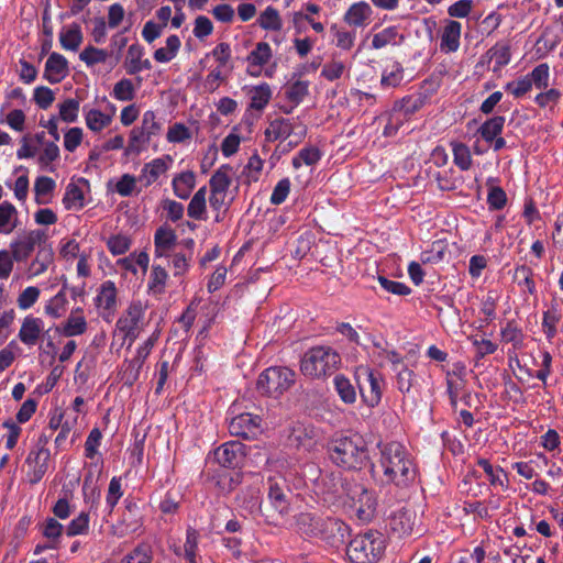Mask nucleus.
<instances>
[{
  "mask_svg": "<svg viewBox=\"0 0 563 563\" xmlns=\"http://www.w3.org/2000/svg\"><path fill=\"white\" fill-rule=\"evenodd\" d=\"M247 95L250 97V109L263 111L272 99V89L268 84L263 82L251 87Z\"/></svg>",
  "mask_w": 563,
  "mask_h": 563,
  "instance_id": "obj_37",
  "label": "nucleus"
},
{
  "mask_svg": "<svg viewBox=\"0 0 563 563\" xmlns=\"http://www.w3.org/2000/svg\"><path fill=\"white\" fill-rule=\"evenodd\" d=\"M90 527V512L80 511L74 519L66 526L65 532L67 537L86 536Z\"/></svg>",
  "mask_w": 563,
  "mask_h": 563,
  "instance_id": "obj_42",
  "label": "nucleus"
},
{
  "mask_svg": "<svg viewBox=\"0 0 563 563\" xmlns=\"http://www.w3.org/2000/svg\"><path fill=\"white\" fill-rule=\"evenodd\" d=\"M112 97L119 101H131L135 97V88L130 79L123 78L114 84Z\"/></svg>",
  "mask_w": 563,
  "mask_h": 563,
  "instance_id": "obj_63",
  "label": "nucleus"
},
{
  "mask_svg": "<svg viewBox=\"0 0 563 563\" xmlns=\"http://www.w3.org/2000/svg\"><path fill=\"white\" fill-rule=\"evenodd\" d=\"M56 187L53 178L47 176H40L34 183L35 200L38 205L48 202V197L52 195Z\"/></svg>",
  "mask_w": 563,
  "mask_h": 563,
  "instance_id": "obj_45",
  "label": "nucleus"
},
{
  "mask_svg": "<svg viewBox=\"0 0 563 563\" xmlns=\"http://www.w3.org/2000/svg\"><path fill=\"white\" fill-rule=\"evenodd\" d=\"M505 125V117L495 115L486 120L477 130L482 139L486 143L493 142L496 136L500 135Z\"/></svg>",
  "mask_w": 563,
  "mask_h": 563,
  "instance_id": "obj_40",
  "label": "nucleus"
},
{
  "mask_svg": "<svg viewBox=\"0 0 563 563\" xmlns=\"http://www.w3.org/2000/svg\"><path fill=\"white\" fill-rule=\"evenodd\" d=\"M329 453L333 463L347 470L360 468L368 457L366 443L358 434L332 439Z\"/></svg>",
  "mask_w": 563,
  "mask_h": 563,
  "instance_id": "obj_4",
  "label": "nucleus"
},
{
  "mask_svg": "<svg viewBox=\"0 0 563 563\" xmlns=\"http://www.w3.org/2000/svg\"><path fill=\"white\" fill-rule=\"evenodd\" d=\"M262 419L257 415L243 412L233 417L229 423V432L234 437L253 439L261 432Z\"/></svg>",
  "mask_w": 563,
  "mask_h": 563,
  "instance_id": "obj_13",
  "label": "nucleus"
},
{
  "mask_svg": "<svg viewBox=\"0 0 563 563\" xmlns=\"http://www.w3.org/2000/svg\"><path fill=\"white\" fill-rule=\"evenodd\" d=\"M382 472L380 481L406 488L416 479L417 468L407 449L391 441L379 446V460L376 466Z\"/></svg>",
  "mask_w": 563,
  "mask_h": 563,
  "instance_id": "obj_1",
  "label": "nucleus"
},
{
  "mask_svg": "<svg viewBox=\"0 0 563 563\" xmlns=\"http://www.w3.org/2000/svg\"><path fill=\"white\" fill-rule=\"evenodd\" d=\"M144 313L145 307L143 303L140 300L132 301L125 312L117 320L114 335L121 336L122 345L128 342L130 347L137 339Z\"/></svg>",
  "mask_w": 563,
  "mask_h": 563,
  "instance_id": "obj_8",
  "label": "nucleus"
},
{
  "mask_svg": "<svg viewBox=\"0 0 563 563\" xmlns=\"http://www.w3.org/2000/svg\"><path fill=\"white\" fill-rule=\"evenodd\" d=\"M296 382V373L287 366H271L263 371L256 382L257 390L265 396L278 398Z\"/></svg>",
  "mask_w": 563,
  "mask_h": 563,
  "instance_id": "obj_6",
  "label": "nucleus"
},
{
  "mask_svg": "<svg viewBox=\"0 0 563 563\" xmlns=\"http://www.w3.org/2000/svg\"><path fill=\"white\" fill-rule=\"evenodd\" d=\"M340 364L341 356L333 347L316 345L303 353L299 369L308 378L321 379L332 375Z\"/></svg>",
  "mask_w": 563,
  "mask_h": 563,
  "instance_id": "obj_3",
  "label": "nucleus"
},
{
  "mask_svg": "<svg viewBox=\"0 0 563 563\" xmlns=\"http://www.w3.org/2000/svg\"><path fill=\"white\" fill-rule=\"evenodd\" d=\"M122 533L129 534L136 532L142 526V517L137 506L130 503L125 506L121 519Z\"/></svg>",
  "mask_w": 563,
  "mask_h": 563,
  "instance_id": "obj_38",
  "label": "nucleus"
},
{
  "mask_svg": "<svg viewBox=\"0 0 563 563\" xmlns=\"http://www.w3.org/2000/svg\"><path fill=\"white\" fill-rule=\"evenodd\" d=\"M264 167V161L260 157L257 153H254L247 161L246 165L243 168V176L246 178L247 183H255L260 179Z\"/></svg>",
  "mask_w": 563,
  "mask_h": 563,
  "instance_id": "obj_59",
  "label": "nucleus"
},
{
  "mask_svg": "<svg viewBox=\"0 0 563 563\" xmlns=\"http://www.w3.org/2000/svg\"><path fill=\"white\" fill-rule=\"evenodd\" d=\"M63 205L67 210L76 209L79 210L85 205V197L82 189L76 184H68L63 198Z\"/></svg>",
  "mask_w": 563,
  "mask_h": 563,
  "instance_id": "obj_47",
  "label": "nucleus"
},
{
  "mask_svg": "<svg viewBox=\"0 0 563 563\" xmlns=\"http://www.w3.org/2000/svg\"><path fill=\"white\" fill-rule=\"evenodd\" d=\"M319 441L318 430L311 424L297 423L294 426L289 435L290 445L302 450L303 452H311L316 449Z\"/></svg>",
  "mask_w": 563,
  "mask_h": 563,
  "instance_id": "obj_15",
  "label": "nucleus"
},
{
  "mask_svg": "<svg viewBox=\"0 0 563 563\" xmlns=\"http://www.w3.org/2000/svg\"><path fill=\"white\" fill-rule=\"evenodd\" d=\"M173 162V157L166 154L161 157H156L148 163H145L141 169L140 175L137 176L139 181L145 188L152 186L162 175L169 170Z\"/></svg>",
  "mask_w": 563,
  "mask_h": 563,
  "instance_id": "obj_14",
  "label": "nucleus"
},
{
  "mask_svg": "<svg viewBox=\"0 0 563 563\" xmlns=\"http://www.w3.org/2000/svg\"><path fill=\"white\" fill-rule=\"evenodd\" d=\"M527 77L531 86L534 85L538 89H545L549 86L550 67L547 63L539 64Z\"/></svg>",
  "mask_w": 563,
  "mask_h": 563,
  "instance_id": "obj_57",
  "label": "nucleus"
},
{
  "mask_svg": "<svg viewBox=\"0 0 563 563\" xmlns=\"http://www.w3.org/2000/svg\"><path fill=\"white\" fill-rule=\"evenodd\" d=\"M121 563H153V550L150 544L141 543L128 553Z\"/></svg>",
  "mask_w": 563,
  "mask_h": 563,
  "instance_id": "obj_52",
  "label": "nucleus"
},
{
  "mask_svg": "<svg viewBox=\"0 0 563 563\" xmlns=\"http://www.w3.org/2000/svg\"><path fill=\"white\" fill-rule=\"evenodd\" d=\"M20 225L19 211L9 201L0 203V233L10 234Z\"/></svg>",
  "mask_w": 563,
  "mask_h": 563,
  "instance_id": "obj_28",
  "label": "nucleus"
},
{
  "mask_svg": "<svg viewBox=\"0 0 563 563\" xmlns=\"http://www.w3.org/2000/svg\"><path fill=\"white\" fill-rule=\"evenodd\" d=\"M84 117L87 128L93 133H100L112 123V114L102 112L99 109H87V107H84Z\"/></svg>",
  "mask_w": 563,
  "mask_h": 563,
  "instance_id": "obj_30",
  "label": "nucleus"
},
{
  "mask_svg": "<svg viewBox=\"0 0 563 563\" xmlns=\"http://www.w3.org/2000/svg\"><path fill=\"white\" fill-rule=\"evenodd\" d=\"M462 24L455 20H446L441 32L440 49L443 53H454L460 47Z\"/></svg>",
  "mask_w": 563,
  "mask_h": 563,
  "instance_id": "obj_22",
  "label": "nucleus"
},
{
  "mask_svg": "<svg viewBox=\"0 0 563 563\" xmlns=\"http://www.w3.org/2000/svg\"><path fill=\"white\" fill-rule=\"evenodd\" d=\"M385 539L378 531H367L355 536L346 548L352 563H377L385 552Z\"/></svg>",
  "mask_w": 563,
  "mask_h": 563,
  "instance_id": "obj_5",
  "label": "nucleus"
},
{
  "mask_svg": "<svg viewBox=\"0 0 563 563\" xmlns=\"http://www.w3.org/2000/svg\"><path fill=\"white\" fill-rule=\"evenodd\" d=\"M80 102L77 99L68 98L58 104L59 119L67 123H74L78 119Z\"/></svg>",
  "mask_w": 563,
  "mask_h": 563,
  "instance_id": "obj_56",
  "label": "nucleus"
},
{
  "mask_svg": "<svg viewBox=\"0 0 563 563\" xmlns=\"http://www.w3.org/2000/svg\"><path fill=\"white\" fill-rule=\"evenodd\" d=\"M356 378L363 401L371 408L376 407L380 402L385 386L383 376L367 366H360Z\"/></svg>",
  "mask_w": 563,
  "mask_h": 563,
  "instance_id": "obj_9",
  "label": "nucleus"
},
{
  "mask_svg": "<svg viewBox=\"0 0 563 563\" xmlns=\"http://www.w3.org/2000/svg\"><path fill=\"white\" fill-rule=\"evenodd\" d=\"M300 529L308 534H320L323 540L333 547L344 543L349 527L341 520L328 518L321 522L314 521L309 515H301L298 519Z\"/></svg>",
  "mask_w": 563,
  "mask_h": 563,
  "instance_id": "obj_7",
  "label": "nucleus"
},
{
  "mask_svg": "<svg viewBox=\"0 0 563 563\" xmlns=\"http://www.w3.org/2000/svg\"><path fill=\"white\" fill-rule=\"evenodd\" d=\"M151 140L152 139L140 130V128L134 126L129 133L128 145L124 150L125 155L130 156L141 154L147 148Z\"/></svg>",
  "mask_w": 563,
  "mask_h": 563,
  "instance_id": "obj_39",
  "label": "nucleus"
},
{
  "mask_svg": "<svg viewBox=\"0 0 563 563\" xmlns=\"http://www.w3.org/2000/svg\"><path fill=\"white\" fill-rule=\"evenodd\" d=\"M267 484L268 499L272 507L280 517L287 516L290 511V490L286 485L285 478L282 476H269Z\"/></svg>",
  "mask_w": 563,
  "mask_h": 563,
  "instance_id": "obj_12",
  "label": "nucleus"
},
{
  "mask_svg": "<svg viewBox=\"0 0 563 563\" xmlns=\"http://www.w3.org/2000/svg\"><path fill=\"white\" fill-rule=\"evenodd\" d=\"M196 187V174L192 170H185L174 175L172 179V188L174 195L181 199L187 200Z\"/></svg>",
  "mask_w": 563,
  "mask_h": 563,
  "instance_id": "obj_26",
  "label": "nucleus"
},
{
  "mask_svg": "<svg viewBox=\"0 0 563 563\" xmlns=\"http://www.w3.org/2000/svg\"><path fill=\"white\" fill-rule=\"evenodd\" d=\"M272 48L268 43L260 42L255 48L249 54L247 60L253 66L262 67L272 58Z\"/></svg>",
  "mask_w": 563,
  "mask_h": 563,
  "instance_id": "obj_55",
  "label": "nucleus"
},
{
  "mask_svg": "<svg viewBox=\"0 0 563 563\" xmlns=\"http://www.w3.org/2000/svg\"><path fill=\"white\" fill-rule=\"evenodd\" d=\"M191 132L188 126H186L184 123L176 122L172 124L166 133V140L169 143L177 144V143H184L186 141H189L191 139Z\"/></svg>",
  "mask_w": 563,
  "mask_h": 563,
  "instance_id": "obj_64",
  "label": "nucleus"
},
{
  "mask_svg": "<svg viewBox=\"0 0 563 563\" xmlns=\"http://www.w3.org/2000/svg\"><path fill=\"white\" fill-rule=\"evenodd\" d=\"M214 459L221 466L234 468L244 459V445L238 441L223 443L214 451Z\"/></svg>",
  "mask_w": 563,
  "mask_h": 563,
  "instance_id": "obj_16",
  "label": "nucleus"
},
{
  "mask_svg": "<svg viewBox=\"0 0 563 563\" xmlns=\"http://www.w3.org/2000/svg\"><path fill=\"white\" fill-rule=\"evenodd\" d=\"M189 218L198 221H206L207 216V187H200L191 197L187 206Z\"/></svg>",
  "mask_w": 563,
  "mask_h": 563,
  "instance_id": "obj_29",
  "label": "nucleus"
},
{
  "mask_svg": "<svg viewBox=\"0 0 563 563\" xmlns=\"http://www.w3.org/2000/svg\"><path fill=\"white\" fill-rule=\"evenodd\" d=\"M87 329L88 322L84 309L77 307L70 311L67 319L56 330L59 334L71 338L82 335Z\"/></svg>",
  "mask_w": 563,
  "mask_h": 563,
  "instance_id": "obj_17",
  "label": "nucleus"
},
{
  "mask_svg": "<svg viewBox=\"0 0 563 563\" xmlns=\"http://www.w3.org/2000/svg\"><path fill=\"white\" fill-rule=\"evenodd\" d=\"M177 235L167 224L158 227L154 234V255L155 257H167L175 247Z\"/></svg>",
  "mask_w": 563,
  "mask_h": 563,
  "instance_id": "obj_20",
  "label": "nucleus"
},
{
  "mask_svg": "<svg viewBox=\"0 0 563 563\" xmlns=\"http://www.w3.org/2000/svg\"><path fill=\"white\" fill-rule=\"evenodd\" d=\"M43 331V320L41 318L27 316L22 321L18 336L23 344L27 346H33L37 343Z\"/></svg>",
  "mask_w": 563,
  "mask_h": 563,
  "instance_id": "obj_21",
  "label": "nucleus"
},
{
  "mask_svg": "<svg viewBox=\"0 0 563 563\" xmlns=\"http://www.w3.org/2000/svg\"><path fill=\"white\" fill-rule=\"evenodd\" d=\"M234 175L235 172L231 165H221L209 179L210 189L228 192Z\"/></svg>",
  "mask_w": 563,
  "mask_h": 563,
  "instance_id": "obj_31",
  "label": "nucleus"
},
{
  "mask_svg": "<svg viewBox=\"0 0 563 563\" xmlns=\"http://www.w3.org/2000/svg\"><path fill=\"white\" fill-rule=\"evenodd\" d=\"M117 287L112 280H106L101 284L95 298V305L103 318L113 314L117 307Z\"/></svg>",
  "mask_w": 563,
  "mask_h": 563,
  "instance_id": "obj_18",
  "label": "nucleus"
},
{
  "mask_svg": "<svg viewBox=\"0 0 563 563\" xmlns=\"http://www.w3.org/2000/svg\"><path fill=\"white\" fill-rule=\"evenodd\" d=\"M169 275L167 271L163 266L154 264L147 280V294L153 297L164 295Z\"/></svg>",
  "mask_w": 563,
  "mask_h": 563,
  "instance_id": "obj_27",
  "label": "nucleus"
},
{
  "mask_svg": "<svg viewBox=\"0 0 563 563\" xmlns=\"http://www.w3.org/2000/svg\"><path fill=\"white\" fill-rule=\"evenodd\" d=\"M148 263V254L146 252H140L139 254L132 253L126 257L118 260L117 265L120 268L136 275V266H140L143 269V273H145L147 271Z\"/></svg>",
  "mask_w": 563,
  "mask_h": 563,
  "instance_id": "obj_41",
  "label": "nucleus"
},
{
  "mask_svg": "<svg viewBox=\"0 0 563 563\" xmlns=\"http://www.w3.org/2000/svg\"><path fill=\"white\" fill-rule=\"evenodd\" d=\"M477 465L484 471L490 485L501 487L505 486L503 477H506V475L501 467L493 466L490 462L486 459H479L477 461Z\"/></svg>",
  "mask_w": 563,
  "mask_h": 563,
  "instance_id": "obj_62",
  "label": "nucleus"
},
{
  "mask_svg": "<svg viewBox=\"0 0 563 563\" xmlns=\"http://www.w3.org/2000/svg\"><path fill=\"white\" fill-rule=\"evenodd\" d=\"M71 499H73V490L63 486L59 497L52 507V511L58 519H67L71 514Z\"/></svg>",
  "mask_w": 563,
  "mask_h": 563,
  "instance_id": "obj_44",
  "label": "nucleus"
},
{
  "mask_svg": "<svg viewBox=\"0 0 563 563\" xmlns=\"http://www.w3.org/2000/svg\"><path fill=\"white\" fill-rule=\"evenodd\" d=\"M199 531L194 527H188L181 552L175 550V554L183 556L186 563H202V558L199 555Z\"/></svg>",
  "mask_w": 563,
  "mask_h": 563,
  "instance_id": "obj_23",
  "label": "nucleus"
},
{
  "mask_svg": "<svg viewBox=\"0 0 563 563\" xmlns=\"http://www.w3.org/2000/svg\"><path fill=\"white\" fill-rule=\"evenodd\" d=\"M137 128L152 139L161 133L162 123L157 120L154 111L147 110L143 113L141 124Z\"/></svg>",
  "mask_w": 563,
  "mask_h": 563,
  "instance_id": "obj_61",
  "label": "nucleus"
},
{
  "mask_svg": "<svg viewBox=\"0 0 563 563\" xmlns=\"http://www.w3.org/2000/svg\"><path fill=\"white\" fill-rule=\"evenodd\" d=\"M54 262V253L51 247H40L35 257L29 266L31 277H36L45 273Z\"/></svg>",
  "mask_w": 563,
  "mask_h": 563,
  "instance_id": "obj_36",
  "label": "nucleus"
},
{
  "mask_svg": "<svg viewBox=\"0 0 563 563\" xmlns=\"http://www.w3.org/2000/svg\"><path fill=\"white\" fill-rule=\"evenodd\" d=\"M330 32L335 40L336 47L340 49L350 51L354 46L356 38L355 32L349 31L342 26H339L338 24H333L330 27Z\"/></svg>",
  "mask_w": 563,
  "mask_h": 563,
  "instance_id": "obj_50",
  "label": "nucleus"
},
{
  "mask_svg": "<svg viewBox=\"0 0 563 563\" xmlns=\"http://www.w3.org/2000/svg\"><path fill=\"white\" fill-rule=\"evenodd\" d=\"M66 285L45 306V312L52 318H59L66 310Z\"/></svg>",
  "mask_w": 563,
  "mask_h": 563,
  "instance_id": "obj_54",
  "label": "nucleus"
},
{
  "mask_svg": "<svg viewBox=\"0 0 563 563\" xmlns=\"http://www.w3.org/2000/svg\"><path fill=\"white\" fill-rule=\"evenodd\" d=\"M398 38V30L396 26H388L376 33L372 40V46L375 49L383 48L387 45H396Z\"/></svg>",
  "mask_w": 563,
  "mask_h": 563,
  "instance_id": "obj_58",
  "label": "nucleus"
},
{
  "mask_svg": "<svg viewBox=\"0 0 563 563\" xmlns=\"http://www.w3.org/2000/svg\"><path fill=\"white\" fill-rule=\"evenodd\" d=\"M161 209L167 221L178 222L184 218L185 207L181 202L165 198L161 201Z\"/></svg>",
  "mask_w": 563,
  "mask_h": 563,
  "instance_id": "obj_53",
  "label": "nucleus"
},
{
  "mask_svg": "<svg viewBox=\"0 0 563 563\" xmlns=\"http://www.w3.org/2000/svg\"><path fill=\"white\" fill-rule=\"evenodd\" d=\"M69 74L67 59L58 53H52L44 69V78L52 85L60 82Z\"/></svg>",
  "mask_w": 563,
  "mask_h": 563,
  "instance_id": "obj_19",
  "label": "nucleus"
},
{
  "mask_svg": "<svg viewBox=\"0 0 563 563\" xmlns=\"http://www.w3.org/2000/svg\"><path fill=\"white\" fill-rule=\"evenodd\" d=\"M142 367L143 365L133 357L131 360H124L119 373L123 384L126 386L134 385L140 377Z\"/></svg>",
  "mask_w": 563,
  "mask_h": 563,
  "instance_id": "obj_48",
  "label": "nucleus"
},
{
  "mask_svg": "<svg viewBox=\"0 0 563 563\" xmlns=\"http://www.w3.org/2000/svg\"><path fill=\"white\" fill-rule=\"evenodd\" d=\"M373 10L365 1L353 3L344 13L343 20L353 27H365L372 18Z\"/></svg>",
  "mask_w": 563,
  "mask_h": 563,
  "instance_id": "obj_24",
  "label": "nucleus"
},
{
  "mask_svg": "<svg viewBox=\"0 0 563 563\" xmlns=\"http://www.w3.org/2000/svg\"><path fill=\"white\" fill-rule=\"evenodd\" d=\"M113 57V51L99 48L95 45H87L80 53L79 59L86 64L87 67H93L98 64H106Z\"/></svg>",
  "mask_w": 563,
  "mask_h": 563,
  "instance_id": "obj_32",
  "label": "nucleus"
},
{
  "mask_svg": "<svg viewBox=\"0 0 563 563\" xmlns=\"http://www.w3.org/2000/svg\"><path fill=\"white\" fill-rule=\"evenodd\" d=\"M422 103L421 98L405 97L395 102L393 109L406 120L407 117L418 111L422 107Z\"/></svg>",
  "mask_w": 563,
  "mask_h": 563,
  "instance_id": "obj_60",
  "label": "nucleus"
},
{
  "mask_svg": "<svg viewBox=\"0 0 563 563\" xmlns=\"http://www.w3.org/2000/svg\"><path fill=\"white\" fill-rule=\"evenodd\" d=\"M180 48V40L177 35H170L166 40V46L154 52V59L158 63L170 62Z\"/></svg>",
  "mask_w": 563,
  "mask_h": 563,
  "instance_id": "obj_46",
  "label": "nucleus"
},
{
  "mask_svg": "<svg viewBox=\"0 0 563 563\" xmlns=\"http://www.w3.org/2000/svg\"><path fill=\"white\" fill-rule=\"evenodd\" d=\"M144 48L139 43L131 44L128 48L125 57V69L130 75H135L142 70H148L152 68L150 59H143Z\"/></svg>",
  "mask_w": 563,
  "mask_h": 563,
  "instance_id": "obj_25",
  "label": "nucleus"
},
{
  "mask_svg": "<svg viewBox=\"0 0 563 563\" xmlns=\"http://www.w3.org/2000/svg\"><path fill=\"white\" fill-rule=\"evenodd\" d=\"M81 27L77 23H71L63 27L59 32V42L64 49L76 52L82 42Z\"/></svg>",
  "mask_w": 563,
  "mask_h": 563,
  "instance_id": "obj_33",
  "label": "nucleus"
},
{
  "mask_svg": "<svg viewBox=\"0 0 563 563\" xmlns=\"http://www.w3.org/2000/svg\"><path fill=\"white\" fill-rule=\"evenodd\" d=\"M295 125L289 119L277 118L273 120L265 130L268 141L286 140L294 132Z\"/></svg>",
  "mask_w": 563,
  "mask_h": 563,
  "instance_id": "obj_35",
  "label": "nucleus"
},
{
  "mask_svg": "<svg viewBox=\"0 0 563 563\" xmlns=\"http://www.w3.org/2000/svg\"><path fill=\"white\" fill-rule=\"evenodd\" d=\"M489 62H494L493 71H498L510 63L511 52L507 42H498L489 48L485 55Z\"/></svg>",
  "mask_w": 563,
  "mask_h": 563,
  "instance_id": "obj_34",
  "label": "nucleus"
},
{
  "mask_svg": "<svg viewBox=\"0 0 563 563\" xmlns=\"http://www.w3.org/2000/svg\"><path fill=\"white\" fill-rule=\"evenodd\" d=\"M46 239L47 235L45 231L40 229L30 230L20 234L9 245L15 262H25L34 252L36 245L45 242Z\"/></svg>",
  "mask_w": 563,
  "mask_h": 563,
  "instance_id": "obj_10",
  "label": "nucleus"
},
{
  "mask_svg": "<svg viewBox=\"0 0 563 563\" xmlns=\"http://www.w3.org/2000/svg\"><path fill=\"white\" fill-rule=\"evenodd\" d=\"M49 460L51 452L45 446H36L29 452L25 459L27 466L25 478L30 485H35L43 479L48 471Z\"/></svg>",
  "mask_w": 563,
  "mask_h": 563,
  "instance_id": "obj_11",
  "label": "nucleus"
},
{
  "mask_svg": "<svg viewBox=\"0 0 563 563\" xmlns=\"http://www.w3.org/2000/svg\"><path fill=\"white\" fill-rule=\"evenodd\" d=\"M331 483V487L324 490V494L329 495L331 499L341 497L340 490L342 489L346 495L345 503L355 512L357 518L362 521H369L376 509V498L372 490H368L363 484L349 483L346 486L343 485L340 475L333 474L332 476L322 477V483Z\"/></svg>",
  "mask_w": 563,
  "mask_h": 563,
  "instance_id": "obj_2",
  "label": "nucleus"
},
{
  "mask_svg": "<svg viewBox=\"0 0 563 563\" xmlns=\"http://www.w3.org/2000/svg\"><path fill=\"white\" fill-rule=\"evenodd\" d=\"M258 25L265 31H280L283 20L277 9L268 5L257 19Z\"/></svg>",
  "mask_w": 563,
  "mask_h": 563,
  "instance_id": "obj_43",
  "label": "nucleus"
},
{
  "mask_svg": "<svg viewBox=\"0 0 563 563\" xmlns=\"http://www.w3.org/2000/svg\"><path fill=\"white\" fill-rule=\"evenodd\" d=\"M334 388L345 404H353L356 400V391L350 379L344 375H336L333 379Z\"/></svg>",
  "mask_w": 563,
  "mask_h": 563,
  "instance_id": "obj_49",
  "label": "nucleus"
},
{
  "mask_svg": "<svg viewBox=\"0 0 563 563\" xmlns=\"http://www.w3.org/2000/svg\"><path fill=\"white\" fill-rule=\"evenodd\" d=\"M453 162L461 170H468L472 166V155L468 146L461 142L451 143Z\"/></svg>",
  "mask_w": 563,
  "mask_h": 563,
  "instance_id": "obj_51",
  "label": "nucleus"
}]
</instances>
